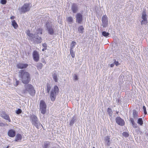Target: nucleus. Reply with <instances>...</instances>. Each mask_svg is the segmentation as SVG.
I'll use <instances>...</instances> for the list:
<instances>
[{"mask_svg":"<svg viewBox=\"0 0 148 148\" xmlns=\"http://www.w3.org/2000/svg\"><path fill=\"white\" fill-rule=\"evenodd\" d=\"M50 144V142L49 141H46L44 142L43 148H48Z\"/></svg>","mask_w":148,"mask_h":148,"instance_id":"nucleus-25","label":"nucleus"},{"mask_svg":"<svg viewBox=\"0 0 148 148\" xmlns=\"http://www.w3.org/2000/svg\"><path fill=\"white\" fill-rule=\"evenodd\" d=\"M102 35L106 37H108L110 35V34L106 31H103L102 32Z\"/></svg>","mask_w":148,"mask_h":148,"instance_id":"nucleus-31","label":"nucleus"},{"mask_svg":"<svg viewBox=\"0 0 148 148\" xmlns=\"http://www.w3.org/2000/svg\"><path fill=\"white\" fill-rule=\"evenodd\" d=\"M110 148H111V147H110Z\"/></svg>","mask_w":148,"mask_h":148,"instance_id":"nucleus-53","label":"nucleus"},{"mask_svg":"<svg viewBox=\"0 0 148 148\" xmlns=\"http://www.w3.org/2000/svg\"><path fill=\"white\" fill-rule=\"evenodd\" d=\"M76 22L78 24H81L83 20V15L80 13H77L75 16Z\"/></svg>","mask_w":148,"mask_h":148,"instance_id":"nucleus-9","label":"nucleus"},{"mask_svg":"<svg viewBox=\"0 0 148 148\" xmlns=\"http://www.w3.org/2000/svg\"><path fill=\"white\" fill-rule=\"evenodd\" d=\"M43 66V64L41 63H38L36 64V67L38 70L41 69Z\"/></svg>","mask_w":148,"mask_h":148,"instance_id":"nucleus-28","label":"nucleus"},{"mask_svg":"<svg viewBox=\"0 0 148 148\" xmlns=\"http://www.w3.org/2000/svg\"><path fill=\"white\" fill-rule=\"evenodd\" d=\"M123 135L125 137H127L129 136V134L126 132H124L123 133Z\"/></svg>","mask_w":148,"mask_h":148,"instance_id":"nucleus-36","label":"nucleus"},{"mask_svg":"<svg viewBox=\"0 0 148 148\" xmlns=\"http://www.w3.org/2000/svg\"><path fill=\"white\" fill-rule=\"evenodd\" d=\"M12 25L15 29H16L18 25L15 20H13L12 21Z\"/></svg>","mask_w":148,"mask_h":148,"instance_id":"nucleus-27","label":"nucleus"},{"mask_svg":"<svg viewBox=\"0 0 148 148\" xmlns=\"http://www.w3.org/2000/svg\"><path fill=\"white\" fill-rule=\"evenodd\" d=\"M30 118L32 125L37 128H38L41 124L39 123L37 116L35 115L32 114L30 116Z\"/></svg>","mask_w":148,"mask_h":148,"instance_id":"nucleus-6","label":"nucleus"},{"mask_svg":"<svg viewBox=\"0 0 148 148\" xmlns=\"http://www.w3.org/2000/svg\"><path fill=\"white\" fill-rule=\"evenodd\" d=\"M130 121H131L132 124V126L134 128H136L137 127V124L134 121V119L131 118L130 119Z\"/></svg>","mask_w":148,"mask_h":148,"instance_id":"nucleus-26","label":"nucleus"},{"mask_svg":"<svg viewBox=\"0 0 148 148\" xmlns=\"http://www.w3.org/2000/svg\"><path fill=\"white\" fill-rule=\"evenodd\" d=\"M114 63H113L111 64H110V66L111 67H112L114 66Z\"/></svg>","mask_w":148,"mask_h":148,"instance_id":"nucleus-46","label":"nucleus"},{"mask_svg":"<svg viewBox=\"0 0 148 148\" xmlns=\"http://www.w3.org/2000/svg\"><path fill=\"white\" fill-rule=\"evenodd\" d=\"M59 92V89L57 86H55L52 89L50 92V97L51 100L53 101H55L56 95L58 94Z\"/></svg>","mask_w":148,"mask_h":148,"instance_id":"nucleus-5","label":"nucleus"},{"mask_svg":"<svg viewBox=\"0 0 148 148\" xmlns=\"http://www.w3.org/2000/svg\"><path fill=\"white\" fill-rule=\"evenodd\" d=\"M42 46L44 48H45V49H47V45L46 43L43 44Z\"/></svg>","mask_w":148,"mask_h":148,"instance_id":"nucleus-43","label":"nucleus"},{"mask_svg":"<svg viewBox=\"0 0 148 148\" xmlns=\"http://www.w3.org/2000/svg\"><path fill=\"white\" fill-rule=\"evenodd\" d=\"M25 89L23 92V93L26 94L28 92L31 95H34L35 93V91L33 86L30 84H28L24 86Z\"/></svg>","mask_w":148,"mask_h":148,"instance_id":"nucleus-3","label":"nucleus"},{"mask_svg":"<svg viewBox=\"0 0 148 148\" xmlns=\"http://www.w3.org/2000/svg\"><path fill=\"white\" fill-rule=\"evenodd\" d=\"M22 137L21 135L19 134H17L16 136L15 141L16 142H19L22 139Z\"/></svg>","mask_w":148,"mask_h":148,"instance_id":"nucleus-19","label":"nucleus"},{"mask_svg":"<svg viewBox=\"0 0 148 148\" xmlns=\"http://www.w3.org/2000/svg\"><path fill=\"white\" fill-rule=\"evenodd\" d=\"M107 111L109 116L110 117H112V111L111 108H108L107 110Z\"/></svg>","mask_w":148,"mask_h":148,"instance_id":"nucleus-29","label":"nucleus"},{"mask_svg":"<svg viewBox=\"0 0 148 148\" xmlns=\"http://www.w3.org/2000/svg\"><path fill=\"white\" fill-rule=\"evenodd\" d=\"M70 54L73 58L75 57V53L73 52V49H70Z\"/></svg>","mask_w":148,"mask_h":148,"instance_id":"nucleus-35","label":"nucleus"},{"mask_svg":"<svg viewBox=\"0 0 148 148\" xmlns=\"http://www.w3.org/2000/svg\"><path fill=\"white\" fill-rule=\"evenodd\" d=\"M28 66V64H24L23 63H18L17 65V67L19 69H23L26 68Z\"/></svg>","mask_w":148,"mask_h":148,"instance_id":"nucleus-15","label":"nucleus"},{"mask_svg":"<svg viewBox=\"0 0 148 148\" xmlns=\"http://www.w3.org/2000/svg\"><path fill=\"white\" fill-rule=\"evenodd\" d=\"M138 112L136 110H134L133 111V118L136 119H138Z\"/></svg>","mask_w":148,"mask_h":148,"instance_id":"nucleus-21","label":"nucleus"},{"mask_svg":"<svg viewBox=\"0 0 148 148\" xmlns=\"http://www.w3.org/2000/svg\"><path fill=\"white\" fill-rule=\"evenodd\" d=\"M143 109L144 110V114H147V112L146 110V108L145 106H143Z\"/></svg>","mask_w":148,"mask_h":148,"instance_id":"nucleus-41","label":"nucleus"},{"mask_svg":"<svg viewBox=\"0 0 148 148\" xmlns=\"http://www.w3.org/2000/svg\"><path fill=\"white\" fill-rule=\"evenodd\" d=\"M41 125L42 127V125Z\"/></svg>","mask_w":148,"mask_h":148,"instance_id":"nucleus-51","label":"nucleus"},{"mask_svg":"<svg viewBox=\"0 0 148 148\" xmlns=\"http://www.w3.org/2000/svg\"><path fill=\"white\" fill-rule=\"evenodd\" d=\"M71 9L73 13H76L78 10L77 5L75 3H73L71 6Z\"/></svg>","mask_w":148,"mask_h":148,"instance_id":"nucleus-14","label":"nucleus"},{"mask_svg":"<svg viewBox=\"0 0 148 148\" xmlns=\"http://www.w3.org/2000/svg\"><path fill=\"white\" fill-rule=\"evenodd\" d=\"M9 147V146H8L6 147V148H8Z\"/></svg>","mask_w":148,"mask_h":148,"instance_id":"nucleus-50","label":"nucleus"},{"mask_svg":"<svg viewBox=\"0 0 148 148\" xmlns=\"http://www.w3.org/2000/svg\"><path fill=\"white\" fill-rule=\"evenodd\" d=\"M8 136L11 137H14L16 135V132L13 129L9 130L8 133Z\"/></svg>","mask_w":148,"mask_h":148,"instance_id":"nucleus-16","label":"nucleus"},{"mask_svg":"<svg viewBox=\"0 0 148 148\" xmlns=\"http://www.w3.org/2000/svg\"><path fill=\"white\" fill-rule=\"evenodd\" d=\"M114 64H115L116 66H117L119 65V62L118 61H116L115 59L114 60Z\"/></svg>","mask_w":148,"mask_h":148,"instance_id":"nucleus-40","label":"nucleus"},{"mask_svg":"<svg viewBox=\"0 0 148 148\" xmlns=\"http://www.w3.org/2000/svg\"><path fill=\"white\" fill-rule=\"evenodd\" d=\"M46 105L43 100L40 101V109L41 113L43 114H45L46 112Z\"/></svg>","mask_w":148,"mask_h":148,"instance_id":"nucleus-8","label":"nucleus"},{"mask_svg":"<svg viewBox=\"0 0 148 148\" xmlns=\"http://www.w3.org/2000/svg\"><path fill=\"white\" fill-rule=\"evenodd\" d=\"M84 30V28L82 26L80 25L78 28V30L79 32L81 34H83Z\"/></svg>","mask_w":148,"mask_h":148,"instance_id":"nucleus-24","label":"nucleus"},{"mask_svg":"<svg viewBox=\"0 0 148 148\" xmlns=\"http://www.w3.org/2000/svg\"><path fill=\"white\" fill-rule=\"evenodd\" d=\"M19 81L18 80H17L16 79V83L14 84V86H17L18 84H19Z\"/></svg>","mask_w":148,"mask_h":148,"instance_id":"nucleus-42","label":"nucleus"},{"mask_svg":"<svg viewBox=\"0 0 148 148\" xmlns=\"http://www.w3.org/2000/svg\"><path fill=\"white\" fill-rule=\"evenodd\" d=\"M32 6V5L30 3H26L21 7L20 11L21 13H25L29 11Z\"/></svg>","mask_w":148,"mask_h":148,"instance_id":"nucleus-7","label":"nucleus"},{"mask_svg":"<svg viewBox=\"0 0 148 148\" xmlns=\"http://www.w3.org/2000/svg\"><path fill=\"white\" fill-rule=\"evenodd\" d=\"M58 75V74L56 72H54L52 75V77L53 80L56 82H57L58 80V78L57 77Z\"/></svg>","mask_w":148,"mask_h":148,"instance_id":"nucleus-20","label":"nucleus"},{"mask_svg":"<svg viewBox=\"0 0 148 148\" xmlns=\"http://www.w3.org/2000/svg\"><path fill=\"white\" fill-rule=\"evenodd\" d=\"M51 88V87L50 86V84H47V91L48 93H49V91L50 90Z\"/></svg>","mask_w":148,"mask_h":148,"instance_id":"nucleus-34","label":"nucleus"},{"mask_svg":"<svg viewBox=\"0 0 148 148\" xmlns=\"http://www.w3.org/2000/svg\"><path fill=\"white\" fill-rule=\"evenodd\" d=\"M76 44V43L74 41H72L71 42L70 49H73L75 47V45Z\"/></svg>","mask_w":148,"mask_h":148,"instance_id":"nucleus-32","label":"nucleus"},{"mask_svg":"<svg viewBox=\"0 0 148 148\" xmlns=\"http://www.w3.org/2000/svg\"><path fill=\"white\" fill-rule=\"evenodd\" d=\"M46 49H45V48H44L42 50V51H44Z\"/></svg>","mask_w":148,"mask_h":148,"instance_id":"nucleus-49","label":"nucleus"},{"mask_svg":"<svg viewBox=\"0 0 148 148\" xmlns=\"http://www.w3.org/2000/svg\"><path fill=\"white\" fill-rule=\"evenodd\" d=\"M120 99H116V103L118 104H119L120 102Z\"/></svg>","mask_w":148,"mask_h":148,"instance_id":"nucleus-44","label":"nucleus"},{"mask_svg":"<svg viewBox=\"0 0 148 148\" xmlns=\"http://www.w3.org/2000/svg\"><path fill=\"white\" fill-rule=\"evenodd\" d=\"M18 76L21 78L22 82L25 85L29 83L31 80L29 73L24 70L20 71Z\"/></svg>","mask_w":148,"mask_h":148,"instance_id":"nucleus-1","label":"nucleus"},{"mask_svg":"<svg viewBox=\"0 0 148 148\" xmlns=\"http://www.w3.org/2000/svg\"><path fill=\"white\" fill-rule=\"evenodd\" d=\"M14 18V16H12L10 17V18L11 19H13Z\"/></svg>","mask_w":148,"mask_h":148,"instance_id":"nucleus-48","label":"nucleus"},{"mask_svg":"<svg viewBox=\"0 0 148 148\" xmlns=\"http://www.w3.org/2000/svg\"><path fill=\"white\" fill-rule=\"evenodd\" d=\"M45 29L47 31L48 34L50 35H53L55 33L54 28L52 23L50 22L47 21L45 25Z\"/></svg>","mask_w":148,"mask_h":148,"instance_id":"nucleus-4","label":"nucleus"},{"mask_svg":"<svg viewBox=\"0 0 148 148\" xmlns=\"http://www.w3.org/2000/svg\"><path fill=\"white\" fill-rule=\"evenodd\" d=\"M78 76L76 74H75L73 76L74 79L75 80H77L78 79Z\"/></svg>","mask_w":148,"mask_h":148,"instance_id":"nucleus-39","label":"nucleus"},{"mask_svg":"<svg viewBox=\"0 0 148 148\" xmlns=\"http://www.w3.org/2000/svg\"><path fill=\"white\" fill-rule=\"evenodd\" d=\"M106 143L108 146H109L110 144V138L109 136H107L105 138Z\"/></svg>","mask_w":148,"mask_h":148,"instance_id":"nucleus-22","label":"nucleus"},{"mask_svg":"<svg viewBox=\"0 0 148 148\" xmlns=\"http://www.w3.org/2000/svg\"><path fill=\"white\" fill-rule=\"evenodd\" d=\"M27 34L29 37V39L34 43L38 44L41 42L42 38L41 37L37 36L35 34L31 33L29 30L27 32Z\"/></svg>","mask_w":148,"mask_h":148,"instance_id":"nucleus-2","label":"nucleus"},{"mask_svg":"<svg viewBox=\"0 0 148 148\" xmlns=\"http://www.w3.org/2000/svg\"><path fill=\"white\" fill-rule=\"evenodd\" d=\"M42 34V29L40 27L36 29V31L34 34L37 36L40 37V35H41Z\"/></svg>","mask_w":148,"mask_h":148,"instance_id":"nucleus-18","label":"nucleus"},{"mask_svg":"<svg viewBox=\"0 0 148 148\" xmlns=\"http://www.w3.org/2000/svg\"><path fill=\"white\" fill-rule=\"evenodd\" d=\"M146 12L145 11H143L141 17L143 20H142L141 22V24L142 25L143 24H146L147 23V16L146 15Z\"/></svg>","mask_w":148,"mask_h":148,"instance_id":"nucleus-10","label":"nucleus"},{"mask_svg":"<svg viewBox=\"0 0 148 148\" xmlns=\"http://www.w3.org/2000/svg\"><path fill=\"white\" fill-rule=\"evenodd\" d=\"M76 119V118L75 117V116H73L70 121L69 124L71 126L73 125L75 123Z\"/></svg>","mask_w":148,"mask_h":148,"instance_id":"nucleus-23","label":"nucleus"},{"mask_svg":"<svg viewBox=\"0 0 148 148\" xmlns=\"http://www.w3.org/2000/svg\"><path fill=\"white\" fill-rule=\"evenodd\" d=\"M6 34V36H7L8 35V33H9V32H5Z\"/></svg>","mask_w":148,"mask_h":148,"instance_id":"nucleus-47","label":"nucleus"},{"mask_svg":"<svg viewBox=\"0 0 148 148\" xmlns=\"http://www.w3.org/2000/svg\"><path fill=\"white\" fill-rule=\"evenodd\" d=\"M92 148H95V147H93Z\"/></svg>","mask_w":148,"mask_h":148,"instance_id":"nucleus-52","label":"nucleus"},{"mask_svg":"<svg viewBox=\"0 0 148 148\" xmlns=\"http://www.w3.org/2000/svg\"><path fill=\"white\" fill-rule=\"evenodd\" d=\"M34 60L36 62H38L39 60V55L36 50L34 51L32 54Z\"/></svg>","mask_w":148,"mask_h":148,"instance_id":"nucleus-11","label":"nucleus"},{"mask_svg":"<svg viewBox=\"0 0 148 148\" xmlns=\"http://www.w3.org/2000/svg\"><path fill=\"white\" fill-rule=\"evenodd\" d=\"M102 26L103 27H106L108 25V20L106 16L103 15L102 19Z\"/></svg>","mask_w":148,"mask_h":148,"instance_id":"nucleus-12","label":"nucleus"},{"mask_svg":"<svg viewBox=\"0 0 148 148\" xmlns=\"http://www.w3.org/2000/svg\"><path fill=\"white\" fill-rule=\"evenodd\" d=\"M5 126V124L3 123H0V126L1 127H3Z\"/></svg>","mask_w":148,"mask_h":148,"instance_id":"nucleus-45","label":"nucleus"},{"mask_svg":"<svg viewBox=\"0 0 148 148\" xmlns=\"http://www.w3.org/2000/svg\"><path fill=\"white\" fill-rule=\"evenodd\" d=\"M1 116L5 119L7 120L9 122H11V120L9 116L4 112H2V113L1 114Z\"/></svg>","mask_w":148,"mask_h":148,"instance_id":"nucleus-17","label":"nucleus"},{"mask_svg":"<svg viewBox=\"0 0 148 148\" xmlns=\"http://www.w3.org/2000/svg\"><path fill=\"white\" fill-rule=\"evenodd\" d=\"M6 3L7 1L6 0H1L0 1V3L2 4H5Z\"/></svg>","mask_w":148,"mask_h":148,"instance_id":"nucleus-37","label":"nucleus"},{"mask_svg":"<svg viewBox=\"0 0 148 148\" xmlns=\"http://www.w3.org/2000/svg\"><path fill=\"white\" fill-rule=\"evenodd\" d=\"M22 112V110L20 109H18L16 111V113L17 114H19Z\"/></svg>","mask_w":148,"mask_h":148,"instance_id":"nucleus-38","label":"nucleus"},{"mask_svg":"<svg viewBox=\"0 0 148 148\" xmlns=\"http://www.w3.org/2000/svg\"><path fill=\"white\" fill-rule=\"evenodd\" d=\"M137 123L140 125H142L143 124V121L142 118H139L138 119Z\"/></svg>","mask_w":148,"mask_h":148,"instance_id":"nucleus-30","label":"nucleus"},{"mask_svg":"<svg viewBox=\"0 0 148 148\" xmlns=\"http://www.w3.org/2000/svg\"><path fill=\"white\" fill-rule=\"evenodd\" d=\"M116 121L117 123L121 126H123L124 125V121L119 117L118 116L116 118Z\"/></svg>","mask_w":148,"mask_h":148,"instance_id":"nucleus-13","label":"nucleus"},{"mask_svg":"<svg viewBox=\"0 0 148 148\" xmlns=\"http://www.w3.org/2000/svg\"><path fill=\"white\" fill-rule=\"evenodd\" d=\"M67 21L69 23H72L73 21V18L71 16H69L67 18Z\"/></svg>","mask_w":148,"mask_h":148,"instance_id":"nucleus-33","label":"nucleus"}]
</instances>
